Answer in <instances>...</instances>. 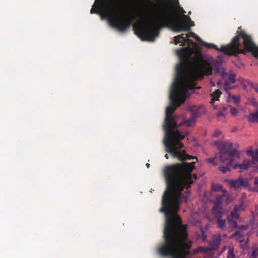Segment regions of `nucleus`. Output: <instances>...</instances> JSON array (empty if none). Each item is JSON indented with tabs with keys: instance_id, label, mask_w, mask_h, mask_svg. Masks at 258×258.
<instances>
[{
	"instance_id": "nucleus-36",
	"label": "nucleus",
	"mask_w": 258,
	"mask_h": 258,
	"mask_svg": "<svg viewBox=\"0 0 258 258\" xmlns=\"http://www.w3.org/2000/svg\"><path fill=\"white\" fill-rule=\"evenodd\" d=\"M195 34L193 32H189L188 34H186V38L188 37H194L195 36Z\"/></svg>"
},
{
	"instance_id": "nucleus-35",
	"label": "nucleus",
	"mask_w": 258,
	"mask_h": 258,
	"mask_svg": "<svg viewBox=\"0 0 258 258\" xmlns=\"http://www.w3.org/2000/svg\"><path fill=\"white\" fill-rule=\"evenodd\" d=\"M250 86L253 88L255 92L258 93V84L257 83H251L250 84Z\"/></svg>"
},
{
	"instance_id": "nucleus-32",
	"label": "nucleus",
	"mask_w": 258,
	"mask_h": 258,
	"mask_svg": "<svg viewBox=\"0 0 258 258\" xmlns=\"http://www.w3.org/2000/svg\"><path fill=\"white\" fill-rule=\"evenodd\" d=\"M232 201V198L229 196L225 195V197L224 198V203L226 205L229 204Z\"/></svg>"
},
{
	"instance_id": "nucleus-34",
	"label": "nucleus",
	"mask_w": 258,
	"mask_h": 258,
	"mask_svg": "<svg viewBox=\"0 0 258 258\" xmlns=\"http://www.w3.org/2000/svg\"><path fill=\"white\" fill-rule=\"evenodd\" d=\"M172 5L175 7L176 9L179 5V2L178 0H171Z\"/></svg>"
},
{
	"instance_id": "nucleus-16",
	"label": "nucleus",
	"mask_w": 258,
	"mask_h": 258,
	"mask_svg": "<svg viewBox=\"0 0 258 258\" xmlns=\"http://www.w3.org/2000/svg\"><path fill=\"white\" fill-rule=\"evenodd\" d=\"M251 166V162L249 160H244L241 164H236L234 167V168H236L238 167L241 171H244L247 170L249 167Z\"/></svg>"
},
{
	"instance_id": "nucleus-31",
	"label": "nucleus",
	"mask_w": 258,
	"mask_h": 258,
	"mask_svg": "<svg viewBox=\"0 0 258 258\" xmlns=\"http://www.w3.org/2000/svg\"><path fill=\"white\" fill-rule=\"evenodd\" d=\"M235 256L233 247H228L227 258H235Z\"/></svg>"
},
{
	"instance_id": "nucleus-7",
	"label": "nucleus",
	"mask_w": 258,
	"mask_h": 258,
	"mask_svg": "<svg viewBox=\"0 0 258 258\" xmlns=\"http://www.w3.org/2000/svg\"><path fill=\"white\" fill-rule=\"evenodd\" d=\"M220 151L219 160L221 162H224L227 160L230 161L225 166L219 167V170L223 173H225L230 171L229 166L231 165V162L236 158L239 157V153L238 151L232 148V146H218Z\"/></svg>"
},
{
	"instance_id": "nucleus-11",
	"label": "nucleus",
	"mask_w": 258,
	"mask_h": 258,
	"mask_svg": "<svg viewBox=\"0 0 258 258\" xmlns=\"http://www.w3.org/2000/svg\"><path fill=\"white\" fill-rule=\"evenodd\" d=\"M245 43L247 44V50L251 51L253 57L258 59V46L255 43H253L250 37L248 36L245 37Z\"/></svg>"
},
{
	"instance_id": "nucleus-13",
	"label": "nucleus",
	"mask_w": 258,
	"mask_h": 258,
	"mask_svg": "<svg viewBox=\"0 0 258 258\" xmlns=\"http://www.w3.org/2000/svg\"><path fill=\"white\" fill-rule=\"evenodd\" d=\"M176 10L177 11V13H173V12H172L171 11H170L169 10H166L165 11H163L161 12V13H160L157 16L154 17L153 19H152V20H151V21H150V23H151V22L154 19H158L159 18H160L161 17V16L162 15V14L165 13H166L168 11H169L171 13H173L174 14L176 15L177 19L178 18V15L183 16L184 14H185L186 13V11L184 10V9L182 7L180 6V5L179 6V7H178L176 9Z\"/></svg>"
},
{
	"instance_id": "nucleus-47",
	"label": "nucleus",
	"mask_w": 258,
	"mask_h": 258,
	"mask_svg": "<svg viewBox=\"0 0 258 258\" xmlns=\"http://www.w3.org/2000/svg\"><path fill=\"white\" fill-rule=\"evenodd\" d=\"M213 108H214V109H216V107H215L214 106H213Z\"/></svg>"
},
{
	"instance_id": "nucleus-6",
	"label": "nucleus",
	"mask_w": 258,
	"mask_h": 258,
	"mask_svg": "<svg viewBox=\"0 0 258 258\" xmlns=\"http://www.w3.org/2000/svg\"><path fill=\"white\" fill-rule=\"evenodd\" d=\"M178 56L180 58V63L176 65V70L178 71L180 69H182L184 75H188L193 73L196 76V79L194 81V83L198 79H202L204 75H210L212 74L213 70L215 73H219L220 72V64L217 62L213 64L209 61L206 60H201L197 66L192 70L186 72L185 70V66L188 62V59L185 55L184 50H178Z\"/></svg>"
},
{
	"instance_id": "nucleus-44",
	"label": "nucleus",
	"mask_w": 258,
	"mask_h": 258,
	"mask_svg": "<svg viewBox=\"0 0 258 258\" xmlns=\"http://www.w3.org/2000/svg\"><path fill=\"white\" fill-rule=\"evenodd\" d=\"M146 166H147V168H149V167H150V164H149V163H147V164H146Z\"/></svg>"
},
{
	"instance_id": "nucleus-4",
	"label": "nucleus",
	"mask_w": 258,
	"mask_h": 258,
	"mask_svg": "<svg viewBox=\"0 0 258 258\" xmlns=\"http://www.w3.org/2000/svg\"><path fill=\"white\" fill-rule=\"evenodd\" d=\"M124 2V0H95L90 13L104 15L112 27L123 32L130 27L133 19L128 15H119L114 6L124 10L126 8Z\"/></svg>"
},
{
	"instance_id": "nucleus-8",
	"label": "nucleus",
	"mask_w": 258,
	"mask_h": 258,
	"mask_svg": "<svg viewBox=\"0 0 258 258\" xmlns=\"http://www.w3.org/2000/svg\"><path fill=\"white\" fill-rule=\"evenodd\" d=\"M183 146H166V151L171 154L174 158H177L181 161L191 160L195 158L192 156L186 153L181 147Z\"/></svg>"
},
{
	"instance_id": "nucleus-1",
	"label": "nucleus",
	"mask_w": 258,
	"mask_h": 258,
	"mask_svg": "<svg viewBox=\"0 0 258 258\" xmlns=\"http://www.w3.org/2000/svg\"><path fill=\"white\" fill-rule=\"evenodd\" d=\"M166 183V188L161 201L162 207L159 209L165 215L164 242L157 251L163 257L190 258L191 254L189 249L191 245L187 242V227L182 224L181 219L177 212L182 201L187 202L188 186L193 183Z\"/></svg>"
},
{
	"instance_id": "nucleus-28",
	"label": "nucleus",
	"mask_w": 258,
	"mask_h": 258,
	"mask_svg": "<svg viewBox=\"0 0 258 258\" xmlns=\"http://www.w3.org/2000/svg\"><path fill=\"white\" fill-rule=\"evenodd\" d=\"M200 231L201 232V235L200 236L199 234H198L197 235V239H201L203 242H206L207 235L205 234L204 229L202 227L200 228Z\"/></svg>"
},
{
	"instance_id": "nucleus-37",
	"label": "nucleus",
	"mask_w": 258,
	"mask_h": 258,
	"mask_svg": "<svg viewBox=\"0 0 258 258\" xmlns=\"http://www.w3.org/2000/svg\"><path fill=\"white\" fill-rule=\"evenodd\" d=\"M194 38L199 43L202 44V42H204L199 37H198L197 35H195V36L194 37Z\"/></svg>"
},
{
	"instance_id": "nucleus-2",
	"label": "nucleus",
	"mask_w": 258,
	"mask_h": 258,
	"mask_svg": "<svg viewBox=\"0 0 258 258\" xmlns=\"http://www.w3.org/2000/svg\"><path fill=\"white\" fill-rule=\"evenodd\" d=\"M183 73L182 69L176 70L175 82L170 95V103L166 108L163 125L165 131L163 140L164 145H184L181 140L188 134L187 132H181L176 130L178 126L176 122L177 116L172 115L176 108L185 101L188 90H193L195 87L196 75L193 73L184 75Z\"/></svg>"
},
{
	"instance_id": "nucleus-26",
	"label": "nucleus",
	"mask_w": 258,
	"mask_h": 258,
	"mask_svg": "<svg viewBox=\"0 0 258 258\" xmlns=\"http://www.w3.org/2000/svg\"><path fill=\"white\" fill-rule=\"evenodd\" d=\"M212 189L214 192L221 191L222 194H226L227 191L223 188L222 186L217 184L212 185Z\"/></svg>"
},
{
	"instance_id": "nucleus-33",
	"label": "nucleus",
	"mask_w": 258,
	"mask_h": 258,
	"mask_svg": "<svg viewBox=\"0 0 258 258\" xmlns=\"http://www.w3.org/2000/svg\"><path fill=\"white\" fill-rule=\"evenodd\" d=\"M230 108V113L233 116H236L238 113V110L233 107L231 106H229Z\"/></svg>"
},
{
	"instance_id": "nucleus-43",
	"label": "nucleus",
	"mask_w": 258,
	"mask_h": 258,
	"mask_svg": "<svg viewBox=\"0 0 258 258\" xmlns=\"http://www.w3.org/2000/svg\"><path fill=\"white\" fill-rule=\"evenodd\" d=\"M227 107H223L220 110H222L223 113L226 110Z\"/></svg>"
},
{
	"instance_id": "nucleus-42",
	"label": "nucleus",
	"mask_w": 258,
	"mask_h": 258,
	"mask_svg": "<svg viewBox=\"0 0 258 258\" xmlns=\"http://www.w3.org/2000/svg\"><path fill=\"white\" fill-rule=\"evenodd\" d=\"M254 184L256 185H258V177L254 178Z\"/></svg>"
},
{
	"instance_id": "nucleus-9",
	"label": "nucleus",
	"mask_w": 258,
	"mask_h": 258,
	"mask_svg": "<svg viewBox=\"0 0 258 258\" xmlns=\"http://www.w3.org/2000/svg\"><path fill=\"white\" fill-rule=\"evenodd\" d=\"M212 238V240L209 242L210 248L199 247L195 252L196 253L199 251L206 252L209 250H215L218 248L221 242V235L220 234L218 235H213Z\"/></svg>"
},
{
	"instance_id": "nucleus-18",
	"label": "nucleus",
	"mask_w": 258,
	"mask_h": 258,
	"mask_svg": "<svg viewBox=\"0 0 258 258\" xmlns=\"http://www.w3.org/2000/svg\"><path fill=\"white\" fill-rule=\"evenodd\" d=\"M216 201L214 203V205L223 206V203H224V198L225 197V194H222L221 195H216L215 196Z\"/></svg>"
},
{
	"instance_id": "nucleus-3",
	"label": "nucleus",
	"mask_w": 258,
	"mask_h": 258,
	"mask_svg": "<svg viewBox=\"0 0 258 258\" xmlns=\"http://www.w3.org/2000/svg\"><path fill=\"white\" fill-rule=\"evenodd\" d=\"M194 26V22L185 14L180 18L169 11L162 14L158 19H154L151 23L144 26L134 27L135 33L143 41H154L159 35L162 28H171L177 32H188L190 27Z\"/></svg>"
},
{
	"instance_id": "nucleus-29",
	"label": "nucleus",
	"mask_w": 258,
	"mask_h": 258,
	"mask_svg": "<svg viewBox=\"0 0 258 258\" xmlns=\"http://www.w3.org/2000/svg\"><path fill=\"white\" fill-rule=\"evenodd\" d=\"M215 146L217 145H233V144L230 142L228 141H224V140L222 139L217 140L214 141V145Z\"/></svg>"
},
{
	"instance_id": "nucleus-45",
	"label": "nucleus",
	"mask_w": 258,
	"mask_h": 258,
	"mask_svg": "<svg viewBox=\"0 0 258 258\" xmlns=\"http://www.w3.org/2000/svg\"><path fill=\"white\" fill-rule=\"evenodd\" d=\"M165 157L166 159H168V155H167V154L165 156Z\"/></svg>"
},
{
	"instance_id": "nucleus-46",
	"label": "nucleus",
	"mask_w": 258,
	"mask_h": 258,
	"mask_svg": "<svg viewBox=\"0 0 258 258\" xmlns=\"http://www.w3.org/2000/svg\"><path fill=\"white\" fill-rule=\"evenodd\" d=\"M255 191H256L257 192H258V187L256 188L255 189Z\"/></svg>"
},
{
	"instance_id": "nucleus-39",
	"label": "nucleus",
	"mask_w": 258,
	"mask_h": 258,
	"mask_svg": "<svg viewBox=\"0 0 258 258\" xmlns=\"http://www.w3.org/2000/svg\"><path fill=\"white\" fill-rule=\"evenodd\" d=\"M217 117L224 116H225V113H223L222 110H219L218 112V113H217Z\"/></svg>"
},
{
	"instance_id": "nucleus-5",
	"label": "nucleus",
	"mask_w": 258,
	"mask_h": 258,
	"mask_svg": "<svg viewBox=\"0 0 258 258\" xmlns=\"http://www.w3.org/2000/svg\"><path fill=\"white\" fill-rule=\"evenodd\" d=\"M247 36L250 37L251 41L254 43L252 36L239 27L236 31V35L233 38L229 44L226 46L222 45L220 49H218L215 44L204 41L202 42V45L208 49H214L221 51L229 56H236L238 54H246L247 53L251 54V51L247 50V44L245 43V37Z\"/></svg>"
},
{
	"instance_id": "nucleus-40",
	"label": "nucleus",
	"mask_w": 258,
	"mask_h": 258,
	"mask_svg": "<svg viewBox=\"0 0 258 258\" xmlns=\"http://www.w3.org/2000/svg\"><path fill=\"white\" fill-rule=\"evenodd\" d=\"M227 75V74L225 71H222L220 73V76L222 78H225Z\"/></svg>"
},
{
	"instance_id": "nucleus-19",
	"label": "nucleus",
	"mask_w": 258,
	"mask_h": 258,
	"mask_svg": "<svg viewBox=\"0 0 258 258\" xmlns=\"http://www.w3.org/2000/svg\"><path fill=\"white\" fill-rule=\"evenodd\" d=\"M248 258H258V245L254 244L251 247V252L248 254Z\"/></svg>"
},
{
	"instance_id": "nucleus-21",
	"label": "nucleus",
	"mask_w": 258,
	"mask_h": 258,
	"mask_svg": "<svg viewBox=\"0 0 258 258\" xmlns=\"http://www.w3.org/2000/svg\"><path fill=\"white\" fill-rule=\"evenodd\" d=\"M247 117L250 122H257L258 123V109L255 112L250 113L247 116Z\"/></svg>"
},
{
	"instance_id": "nucleus-14",
	"label": "nucleus",
	"mask_w": 258,
	"mask_h": 258,
	"mask_svg": "<svg viewBox=\"0 0 258 258\" xmlns=\"http://www.w3.org/2000/svg\"><path fill=\"white\" fill-rule=\"evenodd\" d=\"M212 215L216 218L222 217L224 214V209L223 206H217L213 205V206L211 209Z\"/></svg>"
},
{
	"instance_id": "nucleus-25",
	"label": "nucleus",
	"mask_w": 258,
	"mask_h": 258,
	"mask_svg": "<svg viewBox=\"0 0 258 258\" xmlns=\"http://www.w3.org/2000/svg\"><path fill=\"white\" fill-rule=\"evenodd\" d=\"M184 34H182L181 35L176 36L174 37V44L175 45H177L178 44L181 42V41L180 40V39H182L183 41V43H185L187 41V39H186V37L184 36Z\"/></svg>"
},
{
	"instance_id": "nucleus-17",
	"label": "nucleus",
	"mask_w": 258,
	"mask_h": 258,
	"mask_svg": "<svg viewBox=\"0 0 258 258\" xmlns=\"http://www.w3.org/2000/svg\"><path fill=\"white\" fill-rule=\"evenodd\" d=\"M235 82V75L231 74L228 77V79L226 80L224 83V86L225 89H230L231 87L229 86L230 83H234Z\"/></svg>"
},
{
	"instance_id": "nucleus-23",
	"label": "nucleus",
	"mask_w": 258,
	"mask_h": 258,
	"mask_svg": "<svg viewBox=\"0 0 258 258\" xmlns=\"http://www.w3.org/2000/svg\"><path fill=\"white\" fill-rule=\"evenodd\" d=\"M217 219V223L218 227L222 231L226 230V221L222 219V217L218 218Z\"/></svg>"
},
{
	"instance_id": "nucleus-22",
	"label": "nucleus",
	"mask_w": 258,
	"mask_h": 258,
	"mask_svg": "<svg viewBox=\"0 0 258 258\" xmlns=\"http://www.w3.org/2000/svg\"><path fill=\"white\" fill-rule=\"evenodd\" d=\"M228 99H231L233 102L237 106H239V104L241 101V97L240 95H232L230 93L228 94Z\"/></svg>"
},
{
	"instance_id": "nucleus-15",
	"label": "nucleus",
	"mask_w": 258,
	"mask_h": 258,
	"mask_svg": "<svg viewBox=\"0 0 258 258\" xmlns=\"http://www.w3.org/2000/svg\"><path fill=\"white\" fill-rule=\"evenodd\" d=\"M242 206V204L239 205H236L234 207V209L231 211L230 215L227 217L237 220L239 217V214L238 211L240 210Z\"/></svg>"
},
{
	"instance_id": "nucleus-12",
	"label": "nucleus",
	"mask_w": 258,
	"mask_h": 258,
	"mask_svg": "<svg viewBox=\"0 0 258 258\" xmlns=\"http://www.w3.org/2000/svg\"><path fill=\"white\" fill-rule=\"evenodd\" d=\"M200 116V114L198 112L197 110L194 111L190 119L184 121L180 124H178V128L183 125H185L187 127H191L195 126L196 119Z\"/></svg>"
},
{
	"instance_id": "nucleus-38",
	"label": "nucleus",
	"mask_w": 258,
	"mask_h": 258,
	"mask_svg": "<svg viewBox=\"0 0 258 258\" xmlns=\"http://www.w3.org/2000/svg\"><path fill=\"white\" fill-rule=\"evenodd\" d=\"M221 132L219 131H215V132L213 134L212 137H216L218 136L219 135L221 134Z\"/></svg>"
},
{
	"instance_id": "nucleus-30",
	"label": "nucleus",
	"mask_w": 258,
	"mask_h": 258,
	"mask_svg": "<svg viewBox=\"0 0 258 258\" xmlns=\"http://www.w3.org/2000/svg\"><path fill=\"white\" fill-rule=\"evenodd\" d=\"M231 238H236L237 240H239L240 241L243 240V236L240 234L239 231H237L231 235Z\"/></svg>"
},
{
	"instance_id": "nucleus-41",
	"label": "nucleus",
	"mask_w": 258,
	"mask_h": 258,
	"mask_svg": "<svg viewBox=\"0 0 258 258\" xmlns=\"http://www.w3.org/2000/svg\"><path fill=\"white\" fill-rule=\"evenodd\" d=\"M214 160H215V159L214 158H209V159H207V161L209 162V163H213V164H215L214 163Z\"/></svg>"
},
{
	"instance_id": "nucleus-10",
	"label": "nucleus",
	"mask_w": 258,
	"mask_h": 258,
	"mask_svg": "<svg viewBox=\"0 0 258 258\" xmlns=\"http://www.w3.org/2000/svg\"><path fill=\"white\" fill-rule=\"evenodd\" d=\"M228 182L230 188H233L235 189H238L241 187L246 188L249 186L248 180L243 178L241 176H240L236 179L229 180Z\"/></svg>"
},
{
	"instance_id": "nucleus-20",
	"label": "nucleus",
	"mask_w": 258,
	"mask_h": 258,
	"mask_svg": "<svg viewBox=\"0 0 258 258\" xmlns=\"http://www.w3.org/2000/svg\"><path fill=\"white\" fill-rule=\"evenodd\" d=\"M221 94V92L218 89L214 91L213 93L211 94V101L210 103L213 104L216 101L218 100Z\"/></svg>"
},
{
	"instance_id": "nucleus-24",
	"label": "nucleus",
	"mask_w": 258,
	"mask_h": 258,
	"mask_svg": "<svg viewBox=\"0 0 258 258\" xmlns=\"http://www.w3.org/2000/svg\"><path fill=\"white\" fill-rule=\"evenodd\" d=\"M247 153L252 158L253 162L258 163V150L255 152L251 150H248L247 151Z\"/></svg>"
},
{
	"instance_id": "nucleus-27",
	"label": "nucleus",
	"mask_w": 258,
	"mask_h": 258,
	"mask_svg": "<svg viewBox=\"0 0 258 258\" xmlns=\"http://www.w3.org/2000/svg\"><path fill=\"white\" fill-rule=\"evenodd\" d=\"M227 219L228 222L229 226L231 228H235L238 227L237 220L227 217Z\"/></svg>"
}]
</instances>
